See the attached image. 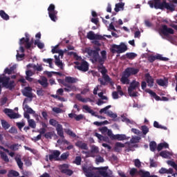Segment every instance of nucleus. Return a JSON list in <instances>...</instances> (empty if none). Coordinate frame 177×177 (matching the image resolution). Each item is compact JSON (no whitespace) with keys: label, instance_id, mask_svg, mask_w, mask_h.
<instances>
[{"label":"nucleus","instance_id":"nucleus-1","mask_svg":"<svg viewBox=\"0 0 177 177\" xmlns=\"http://www.w3.org/2000/svg\"><path fill=\"white\" fill-rule=\"evenodd\" d=\"M148 5H149L150 8L153 9H160L163 10V9H167V10H170V12L175 11V5L174 3H169L165 0L161 2V0H150L148 1Z\"/></svg>","mask_w":177,"mask_h":177},{"label":"nucleus","instance_id":"nucleus-2","mask_svg":"<svg viewBox=\"0 0 177 177\" xmlns=\"http://www.w3.org/2000/svg\"><path fill=\"white\" fill-rule=\"evenodd\" d=\"M6 74L10 75V74H13V73L10 71L9 68H6L4 73L0 75V84H2V86L4 88L12 91V89L15 88V81H10V77H6Z\"/></svg>","mask_w":177,"mask_h":177},{"label":"nucleus","instance_id":"nucleus-3","mask_svg":"<svg viewBox=\"0 0 177 177\" xmlns=\"http://www.w3.org/2000/svg\"><path fill=\"white\" fill-rule=\"evenodd\" d=\"M99 50H100V48H96V50H92L91 48H86V52L88 53V56H91L95 62L98 63H104L106 59H107V53L106 50L101 51V56L99 55Z\"/></svg>","mask_w":177,"mask_h":177},{"label":"nucleus","instance_id":"nucleus-4","mask_svg":"<svg viewBox=\"0 0 177 177\" xmlns=\"http://www.w3.org/2000/svg\"><path fill=\"white\" fill-rule=\"evenodd\" d=\"M104 63H100V65L97 66V70L99 73H101L102 78H99L98 82L100 83V85L106 86V82H109L111 85H113L114 83L111 81L110 76L107 75L108 71L106 68V66H104Z\"/></svg>","mask_w":177,"mask_h":177},{"label":"nucleus","instance_id":"nucleus-5","mask_svg":"<svg viewBox=\"0 0 177 177\" xmlns=\"http://www.w3.org/2000/svg\"><path fill=\"white\" fill-rule=\"evenodd\" d=\"M139 73V68H136L133 67H128L122 73V77L120 78V82L123 85L129 84V77L131 75H136Z\"/></svg>","mask_w":177,"mask_h":177},{"label":"nucleus","instance_id":"nucleus-6","mask_svg":"<svg viewBox=\"0 0 177 177\" xmlns=\"http://www.w3.org/2000/svg\"><path fill=\"white\" fill-rule=\"evenodd\" d=\"M139 86H140V83L139 82H137L136 80H133L129 86L128 87V93L131 97H138V91L136 89H139Z\"/></svg>","mask_w":177,"mask_h":177},{"label":"nucleus","instance_id":"nucleus-7","mask_svg":"<svg viewBox=\"0 0 177 177\" xmlns=\"http://www.w3.org/2000/svg\"><path fill=\"white\" fill-rule=\"evenodd\" d=\"M128 50V46H126L125 43L121 42L120 45L112 44L110 51L111 53H125Z\"/></svg>","mask_w":177,"mask_h":177},{"label":"nucleus","instance_id":"nucleus-8","mask_svg":"<svg viewBox=\"0 0 177 177\" xmlns=\"http://www.w3.org/2000/svg\"><path fill=\"white\" fill-rule=\"evenodd\" d=\"M74 64L75 68H77L80 71H83V73H86L88 70H89V64L85 60H82L81 62H75Z\"/></svg>","mask_w":177,"mask_h":177},{"label":"nucleus","instance_id":"nucleus-9","mask_svg":"<svg viewBox=\"0 0 177 177\" xmlns=\"http://www.w3.org/2000/svg\"><path fill=\"white\" fill-rule=\"evenodd\" d=\"M160 35L162 34V35H165V37H169V35L174 34L175 31L172 28H168L167 25L162 26L161 29L160 30Z\"/></svg>","mask_w":177,"mask_h":177},{"label":"nucleus","instance_id":"nucleus-10","mask_svg":"<svg viewBox=\"0 0 177 177\" xmlns=\"http://www.w3.org/2000/svg\"><path fill=\"white\" fill-rule=\"evenodd\" d=\"M86 37L88 38V39H90V41H93V40H100V41H102V39H106V38H104L103 36L100 35H96L95 34V32H93V31H89L87 33Z\"/></svg>","mask_w":177,"mask_h":177},{"label":"nucleus","instance_id":"nucleus-11","mask_svg":"<svg viewBox=\"0 0 177 177\" xmlns=\"http://www.w3.org/2000/svg\"><path fill=\"white\" fill-rule=\"evenodd\" d=\"M32 92V88L30 86H26L22 91V94L26 97H28L29 99H30V102H31L32 100V97H34Z\"/></svg>","mask_w":177,"mask_h":177},{"label":"nucleus","instance_id":"nucleus-12","mask_svg":"<svg viewBox=\"0 0 177 177\" xmlns=\"http://www.w3.org/2000/svg\"><path fill=\"white\" fill-rule=\"evenodd\" d=\"M60 151L59 150H54L51 152V154L48 156V159L50 161H59V157H60Z\"/></svg>","mask_w":177,"mask_h":177},{"label":"nucleus","instance_id":"nucleus-13","mask_svg":"<svg viewBox=\"0 0 177 177\" xmlns=\"http://www.w3.org/2000/svg\"><path fill=\"white\" fill-rule=\"evenodd\" d=\"M95 169L92 167H82L83 172L84 173L85 176L86 177H93L95 176V173L93 172V170Z\"/></svg>","mask_w":177,"mask_h":177},{"label":"nucleus","instance_id":"nucleus-14","mask_svg":"<svg viewBox=\"0 0 177 177\" xmlns=\"http://www.w3.org/2000/svg\"><path fill=\"white\" fill-rule=\"evenodd\" d=\"M145 77L148 86H149V88H153V86H154V78L150 75V73H146Z\"/></svg>","mask_w":177,"mask_h":177},{"label":"nucleus","instance_id":"nucleus-15","mask_svg":"<svg viewBox=\"0 0 177 177\" xmlns=\"http://www.w3.org/2000/svg\"><path fill=\"white\" fill-rule=\"evenodd\" d=\"M82 109L83 110H86V111H87V113H89V114H91V115H94L95 117H97V118H100L101 120L106 118L102 115H95V111L92 110L91 108H89V106L88 105H84L82 106Z\"/></svg>","mask_w":177,"mask_h":177},{"label":"nucleus","instance_id":"nucleus-16","mask_svg":"<svg viewBox=\"0 0 177 177\" xmlns=\"http://www.w3.org/2000/svg\"><path fill=\"white\" fill-rule=\"evenodd\" d=\"M27 100H28V98L24 99V104H23L24 110V111L26 110V113H28V114H35V111L34 110H32V109H31V107H30L28 106V104H25V103L27 102Z\"/></svg>","mask_w":177,"mask_h":177},{"label":"nucleus","instance_id":"nucleus-17","mask_svg":"<svg viewBox=\"0 0 177 177\" xmlns=\"http://www.w3.org/2000/svg\"><path fill=\"white\" fill-rule=\"evenodd\" d=\"M37 82L41 85L44 89L49 86V83H48V78H46L45 76H43L41 80H37Z\"/></svg>","mask_w":177,"mask_h":177},{"label":"nucleus","instance_id":"nucleus-18","mask_svg":"<svg viewBox=\"0 0 177 177\" xmlns=\"http://www.w3.org/2000/svg\"><path fill=\"white\" fill-rule=\"evenodd\" d=\"M138 56V54L135 53H127L125 55H122L121 57L123 59V60H125V59H129V60H133L135 57Z\"/></svg>","mask_w":177,"mask_h":177},{"label":"nucleus","instance_id":"nucleus-19","mask_svg":"<svg viewBox=\"0 0 177 177\" xmlns=\"http://www.w3.org/2000/svg\"><path fill=\"white\" fill-rule=\"evenodd\" d=\"M75 146L77 147H79V149H81L82 150H88V144L85 142H82V141H77L75 143Z\"/></svg>","mask_w":177,"mask_h":177},{"label":"nucleus","instance_id":"nucleus-20","mask_svg":"<svg viewBox=\"0 0 177 177\" xmlns=\"http://www.w3.org/2000/svg\"><path fill=\"white\" fill-rule=\"evenodd\" d=\"M56 131L58 136H60L62 139H64V132H63V126L62 124H57Z\"/></svg>","mask_w":177,"mask_h":177},{"label":"nucleus","instance_id":"nucleus-21","mask_svg":"<svg viewBox=\"0 0 177 177\" xmlns=\"http://www.w3.org/2000/svg\"><path fill=\"white\" fill-rule=\"evenodd\" d=\"M145 92L149 93V95H151L152 97H154V99L157 100V102L160 100L161 101V97L158 96L156 93H154V91H151V89H147L145 90Z\"/></svg>","mask_w":177,"mask_h":177},{"label":"nucleus","instance_id":"nucleus-22","mask_svg":"<svg viewBox=\"0 0 177 177\" xmlns=\"http://www.w3.org/2000/svg\"><path fill=\"white\" fill-rule=\"evenodd\" d=\"M124 6H125V3L120 2V3H116L114 8L115 12L118 13L120 10H124Z\"/></svg>","mask_w":177,"mask_h":177},{"label":"nucleus","instance_id":"nucleus-23","mask_svg":"<svg viewBox=\"0 0 177 177\" xmlns=\"http://www.w3.org/2000/svg\"><path fill=\"white\" fill-rule=\"evenodd\" d=\"M138 174L139 175H140L141 177H157V176L156 175L150 176V172L145 171L142 169L139 170Z\"/></svg>","mask_w":177,"mask_h":177},{"label":"nucleus","instance_id":"nucleus-24","mask_svg":"<svg viewBox=\"0 0 177 177\" xmlns=\"http://www.w3.org/2000/svg\"><path fill=\"white\" fill-rule=\"evenodd\" d=\"M65 81L68 84H76V82H78V79L70 76H66L65 77Z\"/></svg>","mask_w":177,"mask_h":177},{"label":"nucleus","instance_id":"nucleus-25","mask_svg":"<svg viewBox=\"0 0 177 177\" xmlns=\"http://www.w3.org/2000/svg\"><path fill=\"white\" fill-rule=\"evenodd\" d=\"M75 97L79 102H82V103H88V102H91V98H82V95L80 93L77 94Z\"/></svg>","mask_w":177,"mask_h":177},{"label":"nucleus","instance_id":"nucleus-26","mask_svg":"<svg viewBox=\"0 0 177 177\" xmlns=\"http://www.w3.org/2000/svg\"><path fill=\"white\" fill-rule=\"evenodd\" d=\"M128 138L125 134H116L113 140H127Z\"/></svg>","mask_w":177,"mask_h":177},{"label":"nucleus","instance_id":"nucleus-27","mask_svg":"<svg viewBox=\"0 0 177 177\" xmlns=\"http://www.w3.org/2000/svg\"><path fill=\"white\" fill-rule=\"evenodd\" d=\"M48 16L52 21H57V11H54L53 12H48Z\"/></svg>","mask_w":177,"mask_h":177},{"label":"nucleus","instance_id":"nucleus-28","mask_svg":"<svg viewBox=\"0 0 177 177\" xmlns=\"http://www.w3.org/2000/svg\"><path fill=\"white\" fill-rule=\"evenodd\" d=\"M54 57L55 59V65L60 67V68H63V62L60 61V57L57 55H54Z\"/></svg>","mask_w":177,"mask_h":177},{"label":"nucleus","instance_id":"nucleus-29","mask_svg":"<svg viewBox=\"0 0 177 177\" xmlns=\"http://www.w3.org/2000/svg\"><path fill=\"white\" fill-rule=\"evenodd\" d=\"M158 59H160V54L157 55H149L148 57V61L150 63H153V62H156V60H158Z\"/></svg>","mask_w":177,"mask_h":177},{"label":"nucleus","instance_id":"nucleus-30","mask_svg":"<svg viewBox=\"0 0 177 177\" xmlns=\"http://www.w3.org/2000/svg\"><path fill=\"white\" fill-rule=\"evenodd\" d=\"M44 136L46 139H52L53 136H56V134L55 133V131H48V132H46L44 135Z\"/></svg>","mask_w":177,"mask_h":177},{"label":"nucleus","instance_id":"nucleus-31","mask_svg":"<svg viewBox=\"0 0 177 177\" xmlns=\"http://www.w3.org/2000/svg\"><path fill=\"white\" fill-rule=\"evenodd\" d=\"M160 156L163 158H169V156H171V152L168 151H162L160 153Z\"/></svg>","mask_w":177,"mask_h":177},{"label":"nucleus","instance_id":"nucleus-32","mask_svg":"<svg viewBox=\"0 0 177 177\" xmlns=\"http://www.w3.org/2000/svg\"><path fill=\"white\" fill-rule=\"evenodd\" d=\"M20 174L16 170H10L8 174V177H17Z\"/></svg>","mask_w":177,"mask_h":177},{"label":"nucleus","instance_id":"nucleus-33","mask_svg":"<svg viewBox=\"0 0 177 177\" xmlns=\"http://www.w3.org/2000/svg\"><path fill=\"white\" fill-rule=\"evenodd\" d=\"M0 17H1V19L3 20H9L10 17L8 16V14H6V12H5L3 10H0Z\"/></svg>","mask_w":177,"mask_h":177},{"label":"nucleus","instance_id":"nucleus-34","mask_svg":"<svg viewBox=\"0 0 177 177\" xmlns=\"http://www.w3.org/2000/svg\"><path fill=\"white\" fill-rule=\"evenodd\" d=\"M19 146L20 145L19 144H13L11 145H8V148L10 150H12V151H17V150H19Z\"/></svg>","mask_w":177,"mask_h":177},{"label":"nucleus","instance_id":"nucleus-35","mask_svg":"<svg viewBox=\"0 0 177 177\" xmlns=\"http://www.w3.org/2000/svg\"><path fill=\"white\" fill-rule=\"evenodd\" d=\"M149 149L151 151H156V149H157V143L155 141H151L149 143Z\"/></svg>","mask_w":177,"mask_h":177},{"label":"nucleus","instance_id":"nucleus-36","mask_svg":"<svg viewBox=\"0 0 177 177\" xmlns=\"http://www.w3.org/2000/svg\"><path fill=\"white\" fill-rule=\"evenodd\" d=\"M1 158L3 160V161H5V162H9V158L8 157V155L5 153L3 151H1Z\"/></svg>","mask_w":177,"mask_h":177},{"label":"nucleus","instance_id":"nucleus-37","mask_svg":"<svg viewBox=\"0 0 177 177\" xmlns=\"http://www.w3.org/2000/svg\"><path fill=\"white\" fill-rule=\"evenodd\" d=\"M153 127L154 128H158V129H165V131H167V127L161 126V124H158V122L157 121L153 122Z\"/></svg>","mask_w":177,"mask_h":177},{"label":"nucleus","instance_id":"nucleus-38","mask_svg":"<svg viewBox=\"0 0 177 177\" xmlns=\"http://www.w3.org/2000/svg\"><path fill=\"white\" fill-rule=\"evenodd\" d=\"M28 125H29V127H30V128L35 129V128L37 127V124L35 123V121H34V120L29 119V120H28Z\"/></svg>","mask_w":177,"mask_h":177},{"label":"nucleus","instance_id":"nucleus-39","mask_svg":"<svg viewBox=\"0 0 177 177\" xmlns=\"http://www.w3.org/2000/svg\"><path fill=\"white\" fill-rule=\"evenodd\" d=\"M62 174H65V175H68V176H71L74 172L73 170L68 169H64L62 170Z\"/></svg>","mask_w":177,"mask_h":177},{"label":"nucleus","instance_id":"nucleus-40","mask_svg":"<svg viewBox=\"0 0 177 177\" xmlns=\"http://www.w3.org/2000/svg\"><path fill=\"white\" fill-rule=\"evenodd\" d=\"M35 45H37V46L39 48V49H44V48H45V44H44V43H41V41H39V40H35Z\"/></svg>","mask_w":177,"mask_h":177},{"label":"nucleus","instance_id":"nucleus-41","mask_svg":"<svg viewBox=\"0 0 177 177\" xmlns=\"http://www.w3.org/2000/svg\"><path fill=\"white\" fill-rule=\"evenodd\" d=\"M15 161L19 168V169H23V162L21 161V158H15Z\"/></svg>","mask_w":177,"mask_h":177},{"label":"nucleus","instance_id":"nucleus-42","mask_svg":"<svg viewBox=\"0 0 177 177\" xmlns=\"http://www.w3.org/2000/svg\"><path fill=\"white\" fill-rule=\"evenodd\" d=\"M8 117H10L11 120H15V118H20L21 115H19V113L12 112L10 114H8Z\"/></svg>","mask_w":177,"mask_h":177},{"label":"nucleus","instance_id":"nucleus-43","mask_svg":"<svg viewBox=\"0 0 177 177\" xmlns=\"http://www.w3.org/2000/svg\"><path fill=\"white\" fill-rule=\"evenodd\" d=\"M1 125L3 127V128L4 129H9V128H10V124H9V123H8V122H6V120H1Z\"/></svg>","mask_w":177,"mask_h":177},{"label":"nucleus","instance_id":"nucleus-44","mask_svg":"<svg viewBox=\"0 0 177 177\" xmlns=\"http://www.w3.org/2000/svg\"><path fill=\"white\" fill-rule=\"evenodd\" d=\"M49 124H50V125H52L53 127H56V128H57V125H60V124H59V122H57L55 119H50Z\"/></svg>","mask_w":177,"mask_h":177},{"label":"nucleus","instance_id":"nucleus-45","mask_svg":"<svg viewBox=\"0 0 177 177\" xmlns=\"http://www.w3.org/2000/svg\"><path fill=\"white\" fill-rule=\"evenodd\" d=\"M28 42H31L30 41V37H26V38L22 37L20 39L19 45H24V44L28 43Z\"/></svg>","mask_w":177,"mask_h":177},{"label":"nucleus","instance_id":"nucleus-46","mask_svg":"<svg viewBox=\"0 0 177 177\" xmlns=\"http://www.w3.org/2000/svg\"><path fill=\"white\" fill-rule=\"evenodd\" d=\"M109 109H111V105H108L104 108L101 109L100 110V114H103V113H104L105 114H107V111L109 110Z\"/></svg>","mask_w":177,"mask_h":177},{"label":"nucleus","instance_id":"nucleus-47","mask_svg":"<svg viewBox=\"0 0 177 177\" xmlns=\"http://www.w3.org/2000/svg\"><path fill=\"white\" fill-rule=\"evenodd\" d=\"M122 121L126 122V124H133V120H131L125 116H122Z\"/></svg>","mask_w":177,"mask_h":177},{"label":"nucleus","instance_id":"nucleus-48","mask_svg":"<svg viewBox=\"0 0 177 177\" xmlns=\"http://www.w3.org/2000/svg\"><path fill=\"white\" fill-rule=\"evenodd\" d=\"M91 153H94V154H97L99 153V147H97L95 145H93L91 147Z\"/></svg>","mask_w":177,"mask_h":177},{"label":"nucleus","instance_id":"nucleus-49","mask_svg":"<svg viewBox=\"0 0 177 177\" xmlns=\"http://www.w3.org/2000/svg\"><path fill=\"white\" fill-rule=\"evenodd\" d=\"M81 161H82L81 156H76L75 160L73 161V164H76V165H81Z\"/></svg>","mask_w":177,"mask_h":177},{"label":"nucleus","instance_id":"nucleus-50","mask_svg":"<svg viewBox=\"0 0 177 177\" xmlns=\"http://www.w3.org/2000/svg\"><path fill=\"white\" fill-rule=\"evenodd\" d=\"M136 174H139V171H138V169H136V168L131 169V170L129 171V174L131 176L133 177L136 175Z\"/></svg>","mask_w":177,"mask_h":177},{"label":"nucleus","instance_id":"nucleus-51","mask_svg":"<svg viewBox=\"0 0 177 177\" xmlns=\"http://www.w3.org/2000/svg\"><path fill=\"white\" fill-rule=\"evenodd\" d=\"M55 9V4H50L49 7L48 8V13H52L54 12H57Z\"/></svg>","mask_w":177,"mask_h":177},{"label":"nucleus","instance_id":"nucleus-52","mask_svg":"<svg viewBox=\"0 0 177 177\" xmlns=\"http://www.w3.org/2000/svg\"><path fill=\"white\" fill-rule=\"evenodd\" d=\"M65 132L69 136H72V138H76L77 136V135L74 132H73V131H71V129H66L65 130Z\"/></svg>","mask_w":177,"mask_h":177},{"label":"nucleus","instance_id":"nucleus-53","mask_svg":"<svg viewBox=\"0 0 177 177\" xmlns=\"http://www.w3.org/2000/svg\"><path fill=\"white\" fill-rule=\"evenodd\" d=\"M167 164L168 165H170L171 167H172L175 170L177 171V165L175 162L172 161V160H168L167 161Z\"/></svg>","mask_w":177,"mask_h":177},{"label":"nucleus","instance_id":"nucleus-54","mask_svg":"<svg viewBox=\"0 0 177 177\" xmlns=\"http://www.w3.org/2000/svg\"><path fill=\"white\" fill-rule=\"evenodd\" d=\"M141 129L142 131L143 135H147V133H149V127H147V126H142Z\"/></svg>","mask_w":177,"mask_h":177},{"label":"nucleus","instance_id":"nucleus-55","mask_svg":"<svg viewBox=\"0 0 177 177\" xmlns=\"http://www.w3.org/2000/svg\"><path fill=\"white\" fill-rule=\"evenodd\" d=\"M156 84H158V85L160 86H165V81H164L162 79H157Z\"/></svg>","mask_w":177,"mask_h":177},{"label":"nucleus","instance_id":"nucleus-56","mask_svg":"<svg viewBox=\"0 0 177 177\" xmlns=\"http://www.w3.org/2000/svg\"><path fill=\"white\" fill-rule=\"evenodd\" d=\"M118 147H125V145L122 144V142H116L115 144V151H118Z\"/></svg>","mask_w":177,"mask_h":177},{"label":"nucleus","instance_id":"nucleus-57","mask_svg":"<svg viewBox=\"0 0 177 177\" xmlns=\"http://www.w3.org/2000/svg\"><path fill=\"white\" fill-rule=\"evenodd\" d=\"M106 115L111 118H117V114L113 113L111 111H108Z\"/></svg>","mask_w":177,"mask_h":177},{"label":"nucleus","instance_id":"nucleus-58","mask_svg":"<svg viewBox=\"0 0 177 177\" xmlns=\"http://www.w3.org/2000/svg\"><path fill=\"white\" fill-rule=\"evenodd\" d=\"M139 140H140V138L139 137H133L131 140H130V143H138Z\"/></svg>","mask_w":177,"mask_h":177},{"label":"nucleus","instance_id":"nucleus-59","mask_svg":"<svg viewBox=\"0 0 177 177\" xmlns=\"http://www.w3.org/2000/svg\"><path fill=\"white\" fill-rule=\"evenodd\" d=\"M134 165L136 168H140L142 167V163L139 159H136L134 160Z\"/></svg>","mask_w":177,"mask_h":177},{"label":"nucleus","instance_id":"nucleus-60","mask_svg":"<svg viewBox=\"0 0 177 177\" xmlns=\"http://www.w3.org/2000/svg\"><path fill=\"white\" fill-rule=\"evenodd\" d=\"M75 120L76 121H81V120H84V115H82V114H80V115L75 114Z\"/></svg>","mask_w":177,"mask_h":177},{"label":"nucleus","instance_id":"nucleus-61","mask_svg":"<svg viewBox=\"0 0 177 177\" xmlns=\"http://www.w3.org/2000/svg\"><path fill=\"white\" fill-rule=\"evenodd\" d=\"M53 111H54V113H56L57 114H60V113H63V109L59 107H54L53 108Z\"/></svg>","mask_w":177,"mask_h":177},{"label":"nucleus","instance_id":"nucleus-62","mask_svg":"<svg viewBox=\"0 0 177 177\" xmlns=\"http://www.w3.org/2000/svg\"><path fill=\"white\" fill-rule=\"evenodd\" d=\"M32 68L36 70V71H42L44 70V68L42 67V65H39L38 66L37 65H34L32 66Z\"/></svg>","mask_w":177,"mask_h":177},{"label":"nucleus","instance_id":"nucleus-63","mask_svg":"<svg viewBox=\"0 0 177 177\" xmlns=\"http://www.w3.org/2000/svg\"><path fill=\"white\" fill-rule=\"evenodd\" d=\"M107 135H108V136L110 138V139H111V140H114V138H115V135H114V134L113 133V131H111V130H109V131H108Z\"/></svg>","mask_w":177,"mask_h":177},{"label":"nucleus","instance_id":"nucleus-64","mask_svg":"<svg viewBox=\"0 0 177 177\" xmlns=\"http://www.w3.org/2000/svg\"><path fill=\"white\" fill-rule=\"evenodd\" d=\"M68 153H63L61 156L60 158L61 160H67V158H68Z\"/></svg>","mask_w":177,"mask_h":177}]
</instances>
